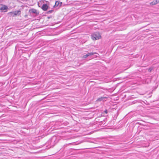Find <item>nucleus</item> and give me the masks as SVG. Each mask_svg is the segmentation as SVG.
Returning <instances> with one entry per match:
<instances>
[{
    "label": "nucleus",
    "mask_w": 159,
    "mask_h": 159,
    "mask_svg": "<svg viewBox=\"0 0 159 159\" xmlns=\"http://www.w3.org/2000/svg\"><path fill=\"white\" fill-rule=\"evenodd\" d=\"M81 65V63H80L78 65V66H80Z\"/></svg>",
    "instance_id": "obj_16"
},
{
    "label": "nucleus",
    "mask_w": 159,
    "mask_h": 159,
    "mask_svg": "<svg viewBox=\"0 0 159 159\" xmlns=\"http://www.w3.org/2000/svg\"><path fill=\"white\" fill-rule=\"evenodd\" d=\"M101 36L98 32H95L91 35L92 39L93 40H96L100 39Z\"/></svg>",
    "instance_id": "obj_1"
},
{
    "label": "nucleus",
    "mask_w": 159,
    "mask_h": 159,
    "mask_svg": "<svg viewBox=\"0 0 159 159\" xmlns=\"http://www.w3.org/2000/svg\"><path fill=\"white\" fill-rule=\"evenodd\" d=\"M53 11H54V10H49V11H48L47 13V14H50V13H52Z\"/></svg>",
    "instance_id": "obj_11"
},
{
    "label": "nucleus",
    "mask_w": 159,
    "mask_h": 159,
    "mask_svg": "<svg viewBox=\"0 0 159 159\" xmlns=\"http://www.w3.org/2000/svg\"><path fill=\"white\" fill-rule=\"evenodd\" d=\"M60 4H59V7H61L62 4V2H60Z\"/></svg>",
    "instance_id": "obj_13"
},
{
    "label": "nucleus",
    "mask_w": 159,
    "mask_h": 159,
    "mask_svg": "<svg viewBox=\"0 0 159 159\" xmlns=\"http://www.w3.org/2000/svg\"><path fill=\"white\" fill-rule=\"evenodd\" d=\"M96 52H92L88 53H87V54H88V56H91V55H93L94 54H96Z\"/></svg>",
    "instance_id": "obj_10"
},
{
    "label": "nucleus",
    "mask_w": 159,
    "mask_h": 159,
    "mask_svg": "<svg viewBox=\"0 0 159 159\" xmlns=\"http://www.w3.org/2000/svg\"><path fill=\"white\" fill-rule=\"evenodd\" d=\"M108 97L107 96H103L98 98L97 100V101H101L102 100H103L104 99H107L108 98Z\"/></svg>",
    "instance_id": "obj_4"
},
{
    "label": "nucleus",
    "mask_w": 159,
    "mask_h": 159,
    "mask_svg": "<svg viewBox=\"0 0 159 159\" xmlns=\"http://www.w3.org/2000/svg\"><path fill=\"white\" fill-rule=\"evenodd\" d=\"M157 3H158V2H157V0H154L153 1H152V2H151V3H150V4L151 5H156L157 4Z\"/></svg>",
    "instance_id": "obj_6"
},
{
    "label": "nucleus",
    "mask_w": 159,
    "mask_h": 159,
    "mask_svg": "<svg viewBox=\"0 0 159 159\" xmlns=\"http://www.w3.org/2000/svg\"><path fill=\"white\" fill-rule=\"evenodd\" d=\"M8 8L5 5H4L0 9L1 10L4 11L5 10H7Z\"/></svg>",
    "instance_id": "obj_8"
},
{
    "label": "nucleus",
    "mask_w": 159,
    "mask_h": 159,
    "mask_svg": "<svg viewBox=\"0 0 159 159\" xmlns=\"http://www.w3.org/2000/svg\"><path fill=\"white\" fill-rule=\"evenodd\" d=\"M60 2L58 1H56L55 4L54 5L53 7H59V4H60Z\"/></svg>",
    "instance_id": "obj_7"
},
{
    "label": "nucleus",
    "mask_w": 159,
    "mask_h": 159,
    "mask_svg": "<svg viewBox=\"0 0 159 159\" xmlns=\"http://www.w3.org/2000/svg\"><path fill=\"white\" fill-rule=\"evenodd\" d=\"M88 57V54H87L86 55H84L83 57H82V58H86L87 57Z\"/></svg>",
    "instance_id": "obj_12"
},
{
    "label": "nucleus",
    "mask_w": 159,
    "mask_h": 159,
    "mask_svg": "<svg viewBox=\"0 0 159 159\" xmlns=\"http://www.w3.org/2000/svg\"><path fill=\"white\" fill-rule=\"evenodd\" d=\"M152 69L151 68H149L148 69V71L149 72H150L151 71H152Z\"/></svg>",
    "instance_id": "obj_14"
},
{
    "label": "nucleus",
    "mask_w": 159,
    "mask_h": 159,
    "mask_svg": "<svg viewBox=\"0 0 159 159\" xmlns=\"http://www.w3.org/2000/svg\"><path fill=\"white\" fill-rule=\"evenodd\" d=\"M48 8V6L46 4H43L41 7L42 9L44 11H47Z\"/></svg>",
    "instance_id": "obj_3"
},
{
    "label": "nucleus",
    "mask_w": 159,
    "mask_h": 159,
    "mask_svg": "<svg viewBox=\"0 0 159 159\" xmlns=\"http://www.w3.org/2000/svg\"><path fill=\"white\" fill-rule=\"evenodd\" d=\"M14 15H15V16L17 15H19L20 14V10L16 11H14Z\"/></svg>",
    "instance_id": "obj_5"
},
{
    "label": "nucleus",
    "mask_w": 159,
    "mask_h": 159,
    "mask_svg": "<svg viewBox=\"0 0 159 159\" xmlns=\"http://www.w3.org/2000/svg\"><path fill=\"white\" fill-rule=\"evenodd\" d=\"M29 12L30 13H34L36 15H38L39 14V13L37 12V10L34 9H32L29 10Z\"/></svg>",
    "instance_id": "obj_2"
},
{
    "label": "nucleus",
    "mask_w": 159,
    "mask_h": 159,
    "mask_svg": "<svg viewBox=\"0 0 159 159\" xmlns=\"http://www.w3.org/2000/svg\"><path fill=\"white\" fill-rule=\"evenodd\" d=\"M104 112H105L106 114H107V110H105L104 111Z\"/></svg>",
    "instance_id": "obj_15"
},
{
    "label": "nucleus",
    "mask_w": 159,
    "mask_h": 159,
    "mask_svg": "<svg viewBox=\"0 0 159 159\" xmlns=\"http://www.w3.org/2000/svg\"><path fill=\"white\" fill-rule=\"evenodd\" d=\"M8 15H9V16H13V17L15 16V15H14V11L8 13Z\"/></svg>",
    "instance_id": "obj_9"
},
{
    "label": "nucleus",
    "mask_w": 159,
    "mask_h": 159,
    "mask_svg": "<svg viewBox=\"0 0 159 159\" xmlns=\"http://www.w3.org/2000/svg\"><path fill=\"white\" fill-rule=\"evenodd\" d=\"M48 18H50V17H48Z\"/></svg>",
    "instance_id": "obj_17"
}]
</instances>
